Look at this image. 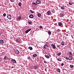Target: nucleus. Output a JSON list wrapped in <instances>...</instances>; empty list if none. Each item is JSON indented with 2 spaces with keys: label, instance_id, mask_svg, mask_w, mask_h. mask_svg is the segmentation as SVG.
Segmentation results:
<instances>
[{
  "label": "nucleus",
  "instance_id": "obj_1",
  "mask_svg": "<svg viewBox=\"0 0 74 74\" xmlns=\"http://www.w3.org/2000/svg\"><path fill=\"white\" fill-rule=\"evenodd\" d=\"M45 56L47 59H49V56L50 57V55L47 53H46L45 55Z\"/></svg>",
  "mask_w": 74,
  "mask_h": 74
},
{
  "label": "nucleus",
  "instance_id": "obj_2",
  "mask_svg": "<svg viewBox=\"0 0 74 74\" xmlns=\"http://www.w3.org/2000/svg\"><path fill=\"white\" fill-rule=\"evenodd\" d=\"M16 42L18 43V44H20L21 42V40L20 39H17L16 40Z\"/></svg>",
  "mask_w": 74,
  "mask_h": 74
},
{
  "label": "nucleus",
  "instance_id": "obj_3",
  "mask_svg": "<svg viewBox=\"0 0 74 74\" xmlns=\"http://www.w3.org/2000/svg\"><path fill=\"white\" fill-rule=\"evenodd\" d=\"M11 61L12 62H13V63H16V60L15 59H12L11 60Z\"/></svg>",
  "mask_w": 74,
  "mask_h": 74
},
{
  "label": "nucleus",
  "instance_id": "obj_4",
  "mask_svg": "<svg viewBox=\"0 0 74 74\" xmlns=\"http://www.w3.org/2000/svg\"><path fill=\"white\" fill-rule=\"evenodd\" d=\"M36 3H37V4H40V3H41V1H38V0H37L36 2Z\"/></svg>",
  "mask_w": 74,
  "mask_h": 74
},
{
  "label": "nucleus",
  "instance_id": "obj_5",
  "mask_svg": "<svg viewBox=\"0 0 74 74\" xmlns=\"http://www.w3.org/2000/svg\"><path fill=\"white\" fill-rule=\"evenodd\" d=\"M15 52L16 54H19V51L18 50L16 49L15 50Z\"/></svg>",
  "mask_w": 74,
  "mask_h": 74
},
{
  "label": "nucleus",
  "instance_id": "obj_6",
  "mask_svg": "<svg viewBox=\"0 0 74 74\" xmlns=\"http://www.w3.org/2000/svg\"><path fill=\"white\" fill-rule=\"evenodd\" d=\"M8 18L9 19H11V18H12V16L11 15H8Z\"/></svg>",
  "mask_w": 74,
  "mask_h": 74
},
{
  "label": "nucleus",
  "instance_id": "obj_7",
  "mask_svg": "<svg viewBox=\"0 0 74 74\" xmlns=\"http://www.w3.org/2000/svg\"><path fill=\"white\" fill-rule=\"evenodd\" d=\"M31 30V29H29L27 30L25 32V33H26V34H27V33L29 32H30Z\"/></svg>",
  "mask_w": 74,
  "mask_h": 74
},
{
  "label": "nucleus",
  "instance_id": "obj_8",
  "mask_svg": "<svg viewBox=\"0 0 74 74\" xmlns=\"http://www.w3.org/2000/svg\"><path fill=\"white\" fill-rule=\"evenodd\" d=\"M29 17L30 18H34V16L32 14H31L29 16Z\"/></svg>",
  "mask_w": 74,
  "mask_h": 74
},
{
  "label": "nucleus",
  "instance_id": "obj_9",
  "mask_svg": "<svg viewBox=\"0 0 74 74\" xmlns=\"http://www.w3.org/2000/svg\"><path fill=\"white\" fill-rule=\"evenodd\" d=\"M68 58L69 60H72L73 59V57L71 56H69L68 57Z\"/></svg>",
  "mask_w": 74,
  "mask_h": 74
},
{
  "label": "nucleus",
  "instance_id": "obj_10",
  "mask_svg": "<svg viewBox=\"0 0 74 74\" xmlns=\"http://www.w3.org/2000/svg\"><path fill=\"white\" fill-rule=\"evenodd\" d=\"M37 15H38V16L39 17H41V14L40 13H38Z\"/></svg>",
  "mask_w": 74,
  "mask_h": 74
},
{
  "label": "nucleus",
  "instance_id": "obj_11",
  "mask_svg": "<svg viewBox=\"0 0 74 74\" xmlns=\"http://www.w3.org/2000/svg\"><path fill=\"white\" fill-rule=\"evenodd\" d=\"M38 67L37 66H34V69L35 70H37L38 69Z\"/></svg>",
  "mask_w": 74,
  "mask_h": 74
},
{
  "label": "nucleus",
  "instance_id": "obj_12",
  "mask_svg": "<svg viewBox=\"0 0 74 74\" xmlns=\"http://www.w3.org/2000/svg\"><path fill=\"white\" fill-rule=\"evenodd\" d=\"M64 15V14L63 13H62L60 15V17H62Z\"/></svg>",
  "mask_w": 74,
  "mask_h": 74
},
{
  "label": "nucleus",
  "instance_id": "obj_13",
  "mask_svg": "<svg viewBox=\"0 0 74 74\" xmlns=\"http://www.w3.org/2000/svg\"><path fill=\"white\" fill-rule=\"evenodd\" d=\"M3 42L4 41H3V40H0V44H3Z\"/></svg>",
  "mask_w": 74,
  "mask_h": 74
},
{
  "label": "nucleus",
  "instance_id": "obj_14",
  "mask_svg": "<svg viewBox=\"0 0 74 74\" xmlns=\"http://www.w3.org/2000/svg\"><path fill=\"white\" fill-rule=\"evenodd\" d=\"M51 45L52 47H53V49H55L56 47L55 46V45L53 44H52Z\"/></svg>",
  "mask_w": 74,
  "mask_h": 74
},
{
  "label": "nucleus",
  "instance_id": "obj_15",
  "mask_svg": "<svg viewBox=\"0 0 74 74\" xmlns=\"http://www.w3.org/2000/svg\"><path fill=\"white\" fill-rule=\"evenodd\" d=\"M57 70L58 73H60V70L59 69H57Z\"/></svg>",
  "mask_w": 74,
  "mask_h": 74
},
{
  "label": "nucleus",
  "instance_id": "obj_16",
  "mask_svg": "<svg viewBox=\"0 0 74 74\" xmlns=\"http://www.w3.org/2000/svg\"><path fill=\"white\" fill-rule=\"evenodd\" d=\"M46 47H48V45H44V48H46Z\"/></svg>",
  "mask_w": 74,
  "mask_h": 74
},
{
  "label": "nucleus",
  "instance_id": "obj_17",
  "mask_svg": "<svg viewBox=\"0 0 74 74\" xmlns=\"http://www.w3.org/2000/svg\"><path fill=\"white\" fill-rule=\"evenodd\" d=\"M37 54H34V55H33V57H34L35 58L37 57Z\"/></svg>",
  "mask_w": 74,
  "mask_h": 74
},
{
  "label": "nucleus",
  "instance_id": "obj_18",
  "mask_svg": "<svg viewBox=\"0 0 74 74\" xmlns=\"http://www.w3.org/2000/svg\"><path fill=\"white\" fill-rule=\"evenodd\" d=\"M29 49L30 50H32L33 49V48L31 47H28Z\"/></svg>",
  "mask_w": 74,
  "mask_h": 74
},
{
  "label": "nucleus",
  "instance_id": "obj_19",
  "mask_svg": "<svg viewBox=\"0 0 74 74\" xmlns=\"http://www.w3.org/2000/svg\"><path fill=\"white\" fill-rule=\"evenodd\" d=\"M61 45H64V42L62 41L61 42Z\"/></svg>",
  "mask_w": 74,
  "mask_h": 74
},
{
  "label": "nucleus",
  "instance_id": "obj_20",
  "mask_svg": "<svg viewBox=\"0 0 74 74\" xmlns=\"http://www.w3.org/2000/svg\"><path fill=\"white\" fill-rule=\"evenodd\" d=\"M18 5L19 6H21L22 5V3H21V2H19L18 4Z\"/></svg>",
  "mask_w": 74,
  "mask_h": 74
},
{
  "label": "nucleus",
  "instance_id": "obj_21",
  "mask_svg": "<svg viewBox=\"0 0 74 74\" xmlns=\"http://www.w3.org/2000/svg\"><path fill=\"white\" fill-rule=\"evenodd\" d=\"M47 14L48 15H50L51 14V12L50 11H48L47 12Z\"/></svg>",
  "mask_w": 74,
  "mask_h": 74
},
{
  "label": "nucleus",
  "instance_id": "obj_22",
  "mask_svg": "<svg viewBox=\"0 0 74 74\" xmlns=\"http://www.w3.org/2000/svg\"><path fill=\"white\" fill-rule=\"evenodd\" d=\"M21 19V17L19 16L17 18V20H19V19Z\"/></svg>",
  "mask_w": 74,
  "mask_h": 74
},
{
  "label": "nucleus",
  "instance_id": "obj_23",
  "mask_svg": "<svg viewBox=\"0 0 74 74\" xmlns=\"http://www.w3.org/2000/svg\"><path fill=\"white\" fill-rule=\"evenodd\" d=\"M65 8L64 6H62L61 7V9L62 10H64Z\"/></svg>",
  "mask_w": 74,
  "mask_h": 74
},
{
  "label": "nucleus",
  "instance_id": "obj_24",
  "mask_svg": "<svg viewBox=\"0 0 74 74\" xmlns=\"http://www.w3.org/2000/svg\"><path fill=\"white\" fill-rule=\"evenodd\" d=\"M70 67L71 69H72V68H73V67H74V65H70Z\"/></svg>",
  "mask_w": 74,
  "mask_h": 74
},
{
  "label": "nucleus",
  "instance_id": "obj_25",
  "mask_svg": "<svg viewBox=\"0 0 74 74\" xmlns=\"http://www.w3.org/2000/svg\"><path fill=\"white\" fill-rule=\"evenodd\" d=\"M30 12H31V13H32V14L34 13V12L33 11H32V10H30Z\"/></svg>",
  "mask_w": 74,
  "mask_h": 74
},
{
  "label": "nucleus",
  "instance_id": "obj_26",
  "mask_svg": "<svg viewBox=\"0 0 74 74\" xmlns=\"http://www.w3.org/2000/svg\"><path fill=\"white\" fill-rule=\"evenodd\" d=\"M57 55L58 56H60V55H61V53L60 52H59L58 53Z\"/></svg>",
  "mask_w": 74,
  "mask_h": 74
},
{
  "label": "nucleus",
  "instance_id": "obj_27",
  "mask_svg": "<svg viewBox=\"0 0 74 74\" xmlns=\"http://www.w3.org/2000/svg\"><path fill=\"white\" fill-rule=\"evenodd\" d=\"M48 33L49 35H50V34H51V31H49L48 32Z\"/></svg>",
  "mask_w": 74,
  "mask_h": 74
},
{
  "label": "nucleus",
  "instance_id": "obj_28",
  "mask_svg": "<svg viewBox=\"0 0 74 74\" xmlns=\"http://www.w3.org/2000/svg\"><path fill=\"white\" fill-rule=\"evenodd\" d=\"M58 25L59 26H61V25H62V23H59L58 24Z\"/></svg>",
  "mask_w": 74,
  "mask_h": 74
},
{
  "label": "nucleus",
  "instance_id": "obj_29",
  "mask_svg": "<svg viewBox=\"0 0 74 74\" xmlns=\"http://www.w3.org/2000/svg\"><path fill=\"white\" fill-rule=\"evenodd\" d=\"M58 61H60V62H61V61H62V60H61V59H58Z\"/></svg>",
  "mask_w": 74,
  "mask_h": 74
},
{
  "label": "nucleus",
  "instance_id": "obj_30",
  "mask_svg": "<svg viewBox=\"0 0 74 74\" xmlns=\"http://www.w3.org/2000/svg\"><path fill=\"white\" fill-rule=\"evenodd\" d=\"M33 4H34V5H37V4L34 2H33Z\"/></svg>",
  "mask_w": 74,
  "mask_h": 74
},
{
  "label": "nucleus",
  "instance_id": "obj_31",
  "mask_svg": "<svg viewBox=\"0 0 74 74\" xmlns=\"http://www.w3.org/2000/svg\"><path fill=\"white\" fill-rule=\"evenodd\" d=\"M7 59V57H6V56H5L4 58H3V59L4 60H5Z\"/></svg>",
  "mask_w": 74,
  "mask_h": 74
},
{
  "label": "nucleus",
  "instance_id": "obj_32",
  "mask_svg": "<svg viewBox=\"0 0 74 74\" xmlns=\"http://www.w3.org/2000/svg\"><path fill=\"white\" fill-rule=\"evenodd\" d=\"M30 57L29 56L27 57V59H28L29 60H30Z\"/></svg>",
  "mask_w": 74,
  "mask_h": 74
},
{
  "label": "nucleus",
  "instance_id": "obj_33",
  "mask_svg": "<svg viewBox=\"0 0 74 74\" xmlns=\"http://www.w3.org/2000/svg\"><path fill=\"white\" fill-rule=\"evenodd\" d=\"M3 16H6V14L5 13H4L3 14Z\"/></svg>",
  "mask_w": 74,
  "mask_h": 74
},
{
  "label": "nucleus",
  "instance_id": "obj_34",
  "mask_svg": "<svg viewBox=\"0 0 74 74\" xmlns=\"http://www.w3.org/2000/svg\"><path fill=\"white\" fill-rule=\"evenodd\" d=\"M28 23H29V24H31L32 23V22L31 21H29L28 22Z\"/></svg>",
  "mask_w": 74,
  "mask_h": 74
},
{
  "label": "nucleus",
  "instance_id": "obj_35",
  "mask_svg": "<svg viewBox=\"0 0 74 74\" xmlns=\"http://www.w3.org/2000/svg\"><path fill=\"white\" fill-rule=\"evenodd\" d=\"M69 54L70 55H73V54H72V53L71 52H69Z\"/></svg>",
  "mask_w": 74,
  "mask_h": 74
},
{
  "label": "nucleus",
  "instance_id": "obj_36",
  "mask_svg": "<svg viewBox=\"0 0 74 74\" xmlns=\"http://www.w3.org/2000/svg\"><path fill=\"white\" fill-rule=\"evenodd\" d=\"M10 1H11V2H14V0H10Z\"/></svg>",
  "mask_w": 74,
  "mask_h": 74
},
{
  "label": "nucleus",
  "instance_id": "obj_37",
  "mask_svg": "<svg viewBox=\"0 0 74 74\" xmlns=\"http://www.w3.org/2000/svg\"><path fill=\"white\" fill-rule=\"evenodd\" d=\"M65 59L66 60H68L69 59V58H67V57H66L65 58Z\"/></svg>",
  "mask_w": 74,
  "mask_h": 74
},
{
  "label": "nucleus",
  "instance_id": "obj_38",
  "mask_svg": "<svg viewBox=\"0 0 74 74\" xmlns=\"http://www.w3.org/2000/svg\"><path fill=\"white\" fill-rule=\"evenodd\" d=\"M63 65H64V64L62 63V64L61 65V66H63Z\"/></svg>",
  "mask_w": 74,
  "mask_h": 74
},
{
  "label": "nucleus",
  "instance_id": "obj_39",
  "mask_svg": "<svg viewBox=\"0 0 74 74\" xmlns=\"http://www.w3.org/2000/svg\"><path fill=\"white\" fill-rule=\"evenodd\" d=\"M57 32H60V29H58L57 30Z\"/></svg>",
  "mask_w": 74,
  "mask_h": 74
},
{
  "label": "nucleus",
  "instance_id": "obj_40",
  "mask_svg": "<svg viewBox=\"0 0 74 74\" xmlns=\"http://www.w3.org/2000/svg\"><path fill=\"white\" fill-rule=\"evenodd\" d=\"M42 26H40V29H42Z\"/></svg>",
  "mask_w": 74,
  "mask_h": 74
},
{
  "label": "nucleus",
  "instance_id": "obj_41",
  "mask_svg": "<svg viewBox=\"0 0 74 74\" xmlns=\"http://www.w3.org/2000/svg\"><path fill=\"white\" fill-rule=\"evenodd\" d=\"M44 63H47V62L46 61H44Z\"/></svg>",
  "mask_w": 74,
  "mask_h": 74
},
{
  "label": "nucleus",
  "instance_id": "obj_42",
  "mask_svg": "<svg viewBox=\"0 0 74 74\" xmlns=\"http://www.w3.org/2000/svg\"><path fill=\"white\" fill-rule=\"evenodd\" d=\"M57 47L58 48H59V47H60V45H58V46H57Z\"/></svg>",
  "mask_w": 74,
  "mask_h": 74
},
{
  "label": "nucleus",
  "instance_id": "obj_43",
  "mask_svg": "<svg viewBox=\"0 0 74 74\" xmlns=\"http://www.w3.org/2000/svg\"><path fill=\"white\" fill-rule=\"evenodd\" d=\"M45 71H46V72H47V69H45Z\"/></svg>",
  "mask_w": 74,
  "mask_h": 74
},
{
  "label": "nucleus",
  "instance_id": "obj_44",
  "mask_svg": "<svg viewBox=\"0 0 74 74\" xmlns=\"http://www.w3.org/2000/svg\"><path fill=\"white\" fill-rule=\"evenodd\" d=\"M69 5H71L72 4L70 3H69Z\"/></svg>",
  "mask_w": 74,
  "mask_h": 74
},
{
  "label": "nucleus",
  "instance_id": "obj_45",
  "mask_svg": "<svg viewBox=\"0 0 74 74\" xmlns=\"http://www.w3.org/2000/svg\"><path fill=\"white\" fill-rule=\"evenodd\" d=\"M69 36V35H68V34H66V36Z\"/></svg>",
  "mask_w": 74,
  "mask_h": 74
},
{
  "label": "nucleus",
  "instance_id": "obj_46",
  "mask_svg": "<svg viewBox=\"0 0 74 74\" xmlns=\"http://www.w3.org/2000/svg\"><path fill=\"white\" fill-rule=\"evenodd\" d=\"M14 68V66H12V67H11V68L12 69V68Z\"/></svg>",
  "mask_w": 74,
  "mask_h": 74
},
{
  "label": "nucleus",
  "instance_id": "obj_47",
  "mask_svg": "<svg viewBox=\"0 0 74 74\" xmlns=\"http://www.w3.org/2000/svg\"><path fill=\"white\" fill-rule=\"evenodd\" d=\"M0 21H1V19H0Z\"/></svg>",
  "mask_w": 74,
  "mask_h": 74
}]
</instances>
